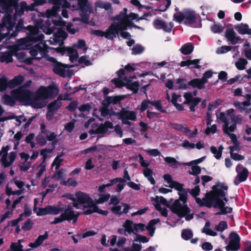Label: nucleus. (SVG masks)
Instances as JSON below:
<instances>
[{"label": "nucleus", "mask_w": 251, "mask_h": 251, "mask_svg": "<svg viewBox=\"0 0 251 251\" xmlns=\"http://www.w3.org/2000/svg\"><path fill=\"white\" fill-rule=\"evenodd\" d=\"M164 179L168 183L167 186L174 188L178 191L179 199L176 200L170 205H168L167 201L162 197L156 196L155 198H151L152 201H154V205L156 209L159 211L162 216H167V210L166 208L162 207L161 204L167 205L171 210L177 214L179 217H185L187 221L191 220L193 217V214H190V209L185 204L187 194L183 188V185L172 179V176L169 174H166L163 176Z\"/></svg>", "instance_id": "1"}, {"label": "nucleus", "mask_w": 251, "mask_h": 251, "mask_svg": "<svg viewBox=\"0 0 251 251\" xmlns=\"http://www.w3.org/2000/svg\"><path fill=\"white\" fill-rule=\"evenodd\" d=\"M0 11L5 13L3 18L2 23L0 25V41L7 35L10 34L11 36H15L14 32L10 33L12 29L15 24L17 16H21L24 11L27 10L26 3L21 2L20 4V11L19 7L16 10L14 17H12L11 14L16 6V2L13 0H0Z\"/></svg>", "instance_id": "2"}, {"label": "nucleus", "mask_w": 251, "mask_h": 251, "mask_svg": "<svg viewBox=\"0 0 251 251\" xmlns=\"http://www.w3.org/2000/svg\"><path fill=\"white\" fill-rule=\"evenodd\" d=\"M227 188V186L224 184H217L213 187V191L203 199V205L208 207L212 206L218 209L219 212L216 213V215H225L231 213L232 208L226 205V202L228 201L225 197Z\"/></svg>", "instance_id": "3"}, {"label": "nucleus", "mask_w": 251, "mask_h": 251, "mask_svg": "<svg viewBox=\"0 0 251 251\" xmlns=\"http://www.w3.org/2000/svg\"><path fill=\"white\" fill-rule=\"evenodd\" d=\"M43 36L37 27H30V33L27 39H22L19 44V49H27L30 45L29 41H41L39 44L33 46L30 49L29 53L32 57L25 59V62L27 64L31 63L32 60H39L45 56L47 50L50 48L46 45L45 42L41 41Z\"/></svg>", "instance_id": "4"}, {"label": "nucleus", "mask_w": 251, "mask_h": 251, "mask_svg": "<svg viewBox=\"0 0 251 251\" xmlns=\"http://www.w3.org/2000/svg\"><path fill=\"white\" fill-rule=\"evenodd\" d=\"M65 197L72 200L73 206L76 209L82 210L85 215L95 212L103 215L108 214L107 210H102L97 207L94 203L93 199L84 192H75V197L73 194L68 193L65 195Z\"/></svg>", "instance_id": "5"}, {"label": "nucleus", "mask_w": 251, "mask_h": 251, "mask_svg": "<svg viewBox=\"0 0 251 251\" xmlns=\"http://www.w3.org/2000/svg\"><path fill=\"white\" fill-rule=\"evenodd\" d=\"M127 9L125 8L119 15L115 17V21L105 31V38L113 39L118 35L120 30L126 29L127 27L134 26L140 28L138 26L133 25L132 20L137 19V15L133 13L127 14Z\"/></svg>", "instance_id": "6"}, {"label": "nucleus", "mask_w": 251, "mask_h": 251, "mask_svg": "<svg viewBox=\"0 0 251 251\" xmlns=\"http://www.w3.org/2000/svg\"><path fill=\"white\" fill-rule=\"evenodd\" d=\"M59 93V90L55 85L49 86H41L33 94L32 107L35 108H41L47 103V100L55 97Z\"/></svg>", "instance_id": "7"}, {"label": "nucleus", "mask_w": 251, "mask_h": 251, "mask_svg": "<svg viewBox=\"0 0 251 251\" xmlns=\"http://www.w3.org/2000/svg\"><path fill=\"white\" fill-rule=\"evenodd\" d=\"M117 73L118 78L112 80V81L115 84L116 87H121L123 86L126 85L127 89L133 91L134 93H136L138 91L139 86L138 82H131L130 79L127 77H124L125 75L124 70H120Z\"/></svg>", "instance_id": "8"}, {"label": "nucleus", "mask_w": 251, "mask_h": 251, "mask_svg": "<svg viewBox=\"0 0 251 251\" xmlns=\"http://www.w3.org/2000/svg\"><path fill=\"white\" fill-rule=\"evenodd\" d=\"M12 95L20 101L24 102L26 104L30 105L32 107L33 102V94L25 86H21L11 92Z\"/></svg>", "instance_id": "9"}, {"label": "nucleus", "mask_w": 251, "mask_h": 251, "mask_svg": "<svg viewBox=\"0 0 251 251\" xmlns=\"http://www.w3.org/2000/svg\"><path fill=\"white\" fill-rule=\"evenodd\" d=\"M174 18L177 22L184 20L186 24L192 25L196 22L198 16L193 11L185 10L182 12H176L174 15Z\"/></svg>", "instance_id": "10"}, {"label": "nucleus", "mask_w": 251, "mask_h": 251, "mask_svg": "<svg viewBox=\"0 0 251 251\" xmlns=\"http://www.w3.org/2000/svg\"><path fill=\"white\" fill-rule=\"evenodd\" d=\"M9 149V146L7 145L3 147L0 151V161L5 168L11 166L17 156V153L15 152L11 151L8 153Z\"/></svg>", "instance_id": "11"}, {"label": "nucleus", "mask_w": 251, "mask_h": 251, "mask_svg": "<svg viewBox=\"0 0 251 251\" xmlns=\"http://www.w3.org/2000/svg\"><path fill=\"white\" fill-rule=\"evenodd\" d=\"M226 115V111L225 112H220L216 115L217 119L224 123L223 126L224 132L226 134H228L229 132L233 131L236 126L235 122H232L231 124L227 122Z\"/></svg>", "instance_id": "12"}, {"label": "nucleus", "mask_w": 251, "mask_h": 251, "mask_svg": "<svg viewBox=\"0 0 251 251\" xmlns=\"http://www.w3.org/2000/svg\"><path fill=\"white\" fill-rule=\"evenodd\" d=\"M67 34L62 27H59L57 31L54 32L53 37L50 38L49 42L53 45H62L63 40L67 37Z\"/></svg>", "instance_id": "13"}, {"label": "nucleus", "mask_w": 251, "mask_h": 251, "mask_svg": "<svg viewBox=\"0 0 251 251\" xmlns=\"http://www.w3.org/2000/svg\"><path fill=\"white\" fill-rule=\"evenodd\" d=\"M236 171L237 175L234 180V183L236 185H237L240 182L244 181L247 179L249 172L247 169L241 164H239L236 166Z\"/></svg>", "instance_id": "14"}, {"label": "nucleus", "mask_w": 251, "mask_h": 251, "mask_svg": "<svg viewBox=\"0 0 251 251\" xmlns=\"http://www.w3.org/2000/svg\"><path fill=\"white\" fill-rule=\"evenodd\" d=\"M229 242L226 246V249L227 251H236L239 250L240 247V237L239 235L234 232H232L229 235Z\"/></svg>", "instance_id": "15"}, {"label": "nucleus", "mask_w": 251, "mask_h": 251, "mask_svg": "<svg viewBox=\"0 0 251 251\" xmlns=\"http://www.w3.org/2000/svg\"><path fill=\"white\" fill-rule=\"evenodd\" d=\"M247 101L243 102H236L234 105L240 111L244 112L246 113H249L251 111V108L250 106L251 105L250 99L251 96L247 95L246 96Z\"/></svg>", "instance_id": "16"}, {"label": "nucleus", "mask_w": 251, "mask_h": 251, "mask_svg": "<svg viewBox=\"0 0 251 251\" xmlns=\"http://www.w3.org/2000/svg\"><path fill=\"white\" fill-rule=\"evenodd\" d=\"M130 206L128 204L121 203L120 205H114L111 207L110 210L115 215H121L123 214H126L128 212Z\"/></svg>", "instance_id": "17"}, {"label": "nucleus", "mask_w": 251, "mask_h": 251, "mask_svg": "<svg viewBox=\"0 0 251 251\" xmlns=\"http://www.w3.org/2000/svg\"><path fill=\"white\" fill-rule=\"evenodd\" d=\"M196 96V92H194V94L190 92L185 93L183 95L185 100L183 102V104L197 105L201 101V99L195 97Z\"/></svg>", "instance_id": "18"}, {"label": "nucleus", "mask_w": 251, "mask_h": 251, "mask_svg": "<svg viewBox=\"0 0 251 251\" xmlns=\"http://www.w3.org/2000/svg\"><path fill=\"white\" fill-rule=\"evenodd\" d=\"M20 156L22 160L20 164V169L22 171H26L30 168L31 165V162L28 161L29 155L25 152H22L20 153Z\"/></svg>", "instance_id": "19"}, {"label": "nucleus", "mask_w": 251, "mask_h": 251, "mask_svg": "<svg viewBox=\"0 0 251 251\" xmlns=\"http://www.w3.org/2000/svg\"><path fill=\"white\" fill-rule=\"evenodd\" d=\"M153 25L156 29H162L166 31H170L173 26L172 23H166L163 21L156 19L153 22Z\"/></svg>", "instance_id": "20"}, {"label": "nucleus", "mask_w": 251, "mask_h": 251, "mask_svg": "<svg viewBox=\"0 0 251 251\" xmlns=\"http://www.w3.org/2000/svg\"><path fill=\"white\" fill-rule=\"evenodd\" d=\"M64 216L66 220H73L75 222L77 219L78 214H75L73 210V207L71 205H69L66 209L64 210L63 213Z\"/></svg>", "instance_id": "21"}, {"label": "nucleus", "mask_w": 251, "mask_h": 251, "mask_svg": "<svg viewBox=\"0 0 251 251\" xmlns=\"http://www.w3.org/2000/svg\"><path fill=\"white\" fill-rule=\"evenodd\" d=\"M14 54L11 53H4L1 55L0 56V61L1 62H5L6 63H9L12 61V55ZM18 57L20 59H24L25 57V54L23 52L20 53V54H14Z\"/></svg>", "instance_id": "22"}, {"label": "nucleus", "mask_w": 251, "mask_h": 251, "mask_svg": "<svg viewBox=\"0 0 251 251\" xmlns=\"http://www.w3.org/2000/svg\"><path fill=\"white\" fill-rule=\"evenodd\" d=\"M225 35L227 40L230 41L232 44L237 43L240 40L239 37L236 36L235 32L232 29H227Z\"/></svg>", "instance_id": "23"}, {"label": "nucleus", "mask_w": 251, "mask_h": 251, "mask_svg": "<svg viewBox=\"0 0 251 251\" xmlns=\"http://www.w3.org/2000/svg\"><path fill=\"white\" fill-rule=\"evenodd\" d=\"M50 60L52 62L53 64V71L57 74L63 75L64 74L65 67L62 64L56 62L53 58L50 57Z\"/></svg>", "instance_id": "24"}, {"label": "nucleus", "mask_w": 251, "mask_h": 251, "mask_svg": "<svg viewBox=\"0 0 251 251\" xmlns=\"http://www.w3.org/2000/svg\"><path fill=\"white\" fill-rule=\"evenodd\" d=\"M235 29L241 34H248L251 36V29L246 24H241L235 27Z\"/></svg>", "instance_id": "25"}, {"label": "nucleus", "mask_w": 251, "mask_h": 251, "mask_svg": "<svg viewBox=\"0 0 251 251\" xmlns=\"http://www.w3.org/2000/svg\"><path fill=\"white\" fill-rule=\"evenodd\" d=\"M48 237L47 232H46L44 235H40L33 243H30L28 246L32 248H35L41 245L43 241Z\"/></svg>", "instance_id": "26"}, {"label": "nucleus", "mask_w": 251, "mask_h": 251, "mask_svg": "<svg viewBox=\"0 0 251 251\" xmlns=\"http://www.w3.org/2000/svg\"><path fill=\"white\" fill-rule=\"evenodd\" d=\"M200 62L199 59L187 60L181 62L180 66L181 67L189 66L192 68H199L200 66L198 65Z\"/></svg>", "instance_id": "27"}, {"label": "nucleus", "mask_w": 251, "mask_h": 251, "mask_svg": "<svg viewBox=\"0 0 251 251\" xmlns=\"http://www.w3.org/2000/svg\"><path fill=\"white\" fill-rule=\"evenodd\" d=\"M134 225L135 224L132 221L128 220H126L123 226L124 228L125 234L134 233Z\"/></svg>", "instance_id": "28"}, {"label": "nucleus", "mask_w": 251, "mask_h": 251, "mask_svg": "<svg viewBox=\"0 0 251 251\" xmlns=\"http://www.w3.org/2000/svg\"><path fill=\"white\" fill-rule=\"evenodd\" d=\"M24 80V77L21 75L15 76L13 79L9 81V87L10 88H14L20 85Z\"/></svg>", "instance_id": "29"}, {"label": "nucleus", "mask_w": 251, "mask_h": 251, "mask_svg": "<svg viewBox=\"0 0 251 251\" xmlns=\"http://www.w3.org/2000/svg\"><path fill=\"white\" fill-rule=\"evenodd\" d=\"M159 220L158 219H153L151 220L148 224V226H146V228H147V229L149 231V234L151 236L153 235L155 229V227L154 226L155 225L159 223Z\"/></svg>", "instance_id": "30"}, {"label": "nucleus", "mask_w": 251, "mask_h": 251, "mask_svg": "<svg viewBox=\"0 0 251 251\" xmlns=\"http://www.w3.org/2000/svg\"><path fill=\"white\" fill-rule=\"evenodd\" d=\"M75 48H74L73 47L72 48L69 47L66 48V50L67 51L70 57V59L72 62L76 60L78 57V53Z\"/></svg>", "instance_id": "31"}, {"label": "nucleus", "mask_w": 251, "mask_h": 251, "mask_svg": "<svg viewBox=\"0 0 251 251\" xmlns=\"http://www.w3.org/2000/svg\"><path fill=\"white\" fill-rule=\"evenodd\" d=\"M143 172L144 176L147 178L151 184H154L155 183V181L152 176L153 172L150 169L144 168L143 170Z\"/></svg>", "instance_id": "32"}, {"label": "nucleus", "mask_w": 251, "mask_h": 251, "mask_svg": "<svg viewBox=\"0 0 251 251\" xmlns=\"http://www.w3.org/2000/svg\"><path fill=\"white\" fill-rule=\"evenodd\" d=\"M194 47L191 43H187L183 45L180 49L182 53L185 55L190 54L193 50Z\"/></svg>", "instance_id": "33"}, {"label": "nucleus", "mask_w": 251, "mask_h": 251, "mask_svg": "<svg viewBox=\"0 0 251 251\" xmlns=\"http://www.w3.org/2000/svg\"><path fill=\"white\" fill-rule=\"evenodd\" d=\"M114 181L115 184H117L116 191L121 192L124 189L126 181L122 178H116L114 179Z\"/></svg>", "instance_id": "34"}, {"label": "nucleus", "mask_w": 251, "mask_h": 251, "mask_svg": "<svg viewBox=\"0 0 251 251\" xmlns=\"http://www.w3.org/2000/svg\"><path fill=\"white\" fill-rule=\"evenodd\" d=\"M205 83V82H204L202 78L201 79H194L190 82V84L192 86L197 87L199 89L203 88Z\"/></svg>", "instance_id": "35"}, {"label": "nucleus", "mask_w": 251, "mask_h": 251, "mask_svg": "<svg viewBox=\"0 0 251 251\" xmlns=\"http://www.w3.org/2000/svg\"><path fill=\"white\" fill-rule=\"evenodd\" d=\"M46 164L44 162V161L38 166L36 169L37 173L36 174V177L37 178H40L43 175V173L46 170Z\"/></svg>", "instance_id": "36"}, {"label": "nucleus", "mask_w": 251, "mask_h": 251, "mask_svg": "<svg viewBox=\"0 0 251 251\" xmlns=\"http://www.w3.org/2000/svg\"><path fill=\"white\" fill-rule=\"evenodd\" d=\"M210 28L213 33L220 34L223 31L224 27L220 24L215 23L211 26Z\"/></svg>", "instance_id": "37"}, {"label": "nucleus", "mask_w": 251, "mask_h": 251, "mask_svg": "<svg viewBox=\"0 0 251 251\" xmlns=\"http://www.w3.org/2000/svg\"><path fill=\"white\" fill-rule=\"evenodd\" d=\"M9 87V81L5 76L0 78V91L5 90Z\"/></svg>", "instance_id": "38"}, {"label": "nucleus", "mask_w": 251, "mask_h": 251, "mask_svg": "<svg viewBox=\"0 0 251 251\" xmlns=\"http://www.w3.org/2000/svg\"><path fill=\"white\" fill-rule=\"evenodd\" d=\"M210 223L207 222L205 223L204 226L203 227L202 229V232L205 233L206 234L212 236H215L217 235V233L212 229H211L210 228Z\"/></svg>", "instance_id": "39"}, {"label": "nucleus", "mask_w": 251, "mask_h": 251, "mask_svg": "<svg viewBox=\"0 0 251 251\" xmlns=\"http://www.w3.org/2000/svg\"><path fill=\"white\" fill-rule=\"evenodd\" d=\"M164 160L167 163L171 164V166L174 168H177L178 165H182V163L177 162L174 157H166L164 158Z\"/></svg>", "instance_id": "40"}, {"label": "nucleus", "mask_w": 251, "mask_h": 251, "mask_svg": "<svg viewBox=\"0 0 251 251\" xmlns=\"http://www.w3.org/2000/svg\"><path fill=\"white\" fill-rule=\"evenodd\" d=\"M122 117L124 118L134 121L136 119V114L134 111H127L123 113Z\"/></svg>", "instance_id": "41"}, {"label": "nucleus", "mask_w": 251, "mask_h": 251, "mask_svg": "<svg viewBox=\"0 0 251 251\" xmlns=\"http://www.w3.org/2000/svg\"><path fill=\"white\" fill-rule=\"evenodd\" d=\"M1 102L4 104L11 106L15 104V100L14 99L8 95H4L2 96Z\"/></svg>", "instance_id": "42"}, {"label": "nucleus", "mask_w": 251, "mask_h": 251, "mask_svg": "<svg viewBox=\"0 0 251 251\" xmlns=\"http://www.w3.org/2000/svg\"><path fill=\"white\" fill-rule=\"evenodd\" d=\"M13 119H15L16 121L18 122V126H19L22 122H25L26 121L25 117L23 115L17 117L13 114L11 116H8L4 118L5 120Z\"/></svg>", "instance_id": "43"}, {"label": "nucleus", "mask_w": 251, "mask_h": 251, "mask_svg": "<svg viewBox=\"0 0 251 251\" xmlns=\"http://www.w3.org/2000/svg\"><path fill=\"white\" fill-rule=\"evenodd\" d=\"M247 64L248 61L246 59L241 58L235 62V66L238 69L242 70L245 69V66Z\"/></svg>", "instance_id": "44"}, {"label": "nucleus", "mask_w": 251, "mask_h": 251, "mask_svg": "<svg viewBox=\"0 0 251 251\" xmlns=\"http://www.w3.org/2000/svg\"><path fill=\"white\" fill-rule=\"evenodd\" d=\"M110 198L109 195H104L102 194L100 195V198L98 199L95 200V201L93 200L94 203L98 207L97 204L102 203L106 201H107Z\"/></svg>", "instance_id": "45"}, {"label": "nucleus", "mask_w": 251, "mask_h": 251, "mask_svg": "<svg viewBox=\"0 0 251 251\" xmlns=\"http://www.w3.org/2000/svg\"><path fill=\"white\" fill-rule=\"evenodd\" d=\"M74 48H77L83 50L84 51H86L87 50V47L86 46L85 41L82 39L78 40V42L76 44H74L73 45Z\"/></svg>", "instance_id": "46"}, {"label": "nucleus", "mask_w": 251, "mask_h": 251, "mask_svg": "<svg viewBox=\"0 0 251 251\" xmlns=\"http://www.w3.org/2000/svg\"><path fill=\"white\" fill-rule=\"evenodd\" d=\"M61 105V103L59 100H55L52 102H51L48 106V109L50 110L55 111L57 110Z\"/></svg>", "instance_id": "47"}, {"label": "nucleus", "mask_w": 251, "mask_h": 251, "mask_svg": "<svg viewBox=\"0 0 251 251\" xmlns=\"http://www.w3.org/2000/svg\"><path fill=\"white\" fill-rule=\"evenodd\" d=\"M243 79L244 77H242L241 75H237L235 76L234 77L227 80V84L231 85L235 82L240 83L243 80Z\"/></svg>", "instance_id": "48"}, {"label": "nucleus", "mask_w": 251, "mask_h": 251, "mask_svg": "<svg viewBox=\"0 0 251 251\" xmlns=\"http://www.w3.org/2000/svg\"><path fill=\"white\" fill-rule=\"evenodd\" d=\"M226 118L227 122L229 123L230 121H234L235 118L234 110L233 109H229L226 111Z\"/></svg>", "instance_id": "49"}, {"label": "nucleus", "mask_w": 251, "mask_h": 251, "mask_svg": "<svg viewBox=\"0 0 251 251\" xmlns=\"http://www.w3.org/2000/svg\"><path fill=\"white\" fill-rule=\"evenodd\" d=\"M62 161L63 159L61 155L56 156L51 164V167H54L55 170H57Z\"/></svg>", "instance_id": "50"}, {"label": "nucleus", "mask_w": 251, "mask_h": 251, "mask_svg": "<svg viewBox=\"0 0 251 251\" xmlns=\"http://www.w3.org/2000/svg\"><path fill=\"white\" fill-rule=\"evenodd\" d=\"M96 10L97 7L104 8L105 10H109L111 9V4L108 2H104L102 1H98L96 3Z\"/></svg>", "instance_id": "51"}, {"label": "nucleus", "mask_w": 251, "mask_h": 251, "mask_svg": "<svg viewBox=\"0 0 251 251\" xmlns=\"http://www.w3.org/2000/svg\"><path fill=\"white\" fill-rule=\"evenodd\" d=\"M180 146L186 149H193L195 147V144L185 140L182 142Z\"/></svg>", "instance_id": "52"}, {"label": "nucleus", "mask_w": 251, "mask_h": 251, "mask_svg": "<svg viewBox=\"0 0 251 251\" xmlns=\"http://www.w3.org/2000/svg\"><path fill=\"white\" fill-rule=\"evenodd\" d=\"M151 104L154 106L155 107L156 109H157V110L163 113L166 112V111L162 108L161 102L160 100L151 101Z\"/></svg>", "instance_id": "53"}, {"label": "nucleus", "mask_w": 251, "mask_h": 251, "mask_svg": "<svg viewBox=\"0 0 251 251\" xmlns=\"http://www.w3.org/2000/svg\"><path fill=\"white\" fill-rule=\"evenodd\" d=\"M176 85L175 86L176 89H185L186 87V85L185 83V81L183 79H178L176 83Z\"/></svg>", "instance_id": "54"}, {"label": "nucleus", "mask_w": 251, "mask_h": 251, "mask_svg": "<svg viewBox=\"0 0 251 251\" xmlns=\"http://www.w3.org/2000/svg\"><path fill=\"white\" fill-rule=\"evenodd\" d=\"M177 97L175 95L172 96L171 99V102L176 106L177 109L179 111L182 110L183 109V107L181 104L177 103V100H176L175 99ZM180 97L179 96H177V98Z\"/></svg>", "instance_id": "55"}, {"label": "nucleus", "mask_w": 251, "mask_h": 251, "mask_svg": "<svg viewBox=\"0 0 251 251\" xmlns=\"http://www.w3.org/2000/svg\"><path fill=\"white\" fill-rule=\"evenodd\" d=\"M121 99L118 96L107 97L106 98V101L109 104H116Z\"/></svg>", "instance_id": "56"}, {"label": "nucleus", "mask_w": 251, "mask_h": 251, "mask_svg": "<svg viewBox=\"0 0 251 251\" xmlns=\"http://www.w3.org/2000/svg\"><path fill=\"white\" fill-rule=\"evenodd\" d=\"M192 166L191 171H189V174L194 176H197L201 173V168L196 165H191Z\"/></svg>", "instance_id": "57"}, {"label": "nucleus", "mask_w": 251, "mask_h": 251, "mask_svg": "<svg viewBox=\"0 0 251 251\" xmlns=\"http://www.w3.org/2000/svg\"><path fill=\"white\" fill-rule=\"evenodd\" d=\"M231 50V47L228 46H224L218 48L216 52L218 54L225 53Z\"/></svg>", "instance_id": "58"}, {"label": "nucleus", "mask_w": 251, "mask_h": 251, "mask_svg": "<svg viewBox=\"0 0 251 251\" xmlns=\"http://www.w3.org/2000/svg\"><path fill=\"white\" fill-rule=\"evenodd\" d=\"M49 208V214L56 215L59 214L62 209L60 207L55 206H48Z\"/></svg>", "instance_id": "59"}, {"label": "nucleus", "mask_w": 251, "mask_h": 251, "mask_svg": "<svg viewBox=\"0 0 251 251\" xmlns=\"http://www.w3.org/2000/svg\"><path fill=\"white\" fill-rule=\"evenodd\" d=\"M65 176L66 174L65 173L64 170H61L55 174L53 176V178L57 180H61L64 179Z\"/></svg>", "instance_id": "60"}, {"label": "nucleus", "mask_w": 251, "mask_h": 251, "mask_svg": "<svg viewBox=\"0 0 251 251\" xmlns=\"http://www.w3.org/2000/svg\"><path fill=\"white\" fill-rule=\"evenodd\" d=\"M217 131V126L215 124L213 125H210L207 126L205 132L206 135H208L210 133L214 134Z\"/></svg>", "instance_id": "61"}, {"label": "nucleus", "mask_w": 251, "mask_h": 251, "mask_svg": "<svg viewBox=\"0 0 251 251\" xmlns=\"http://www.w3.org/2000/svg\"><path fill=\"white\" fill-rule=\"evenodd\" d=\"M144 48L140 45L134 46L132 49V54L136 55L141 53L144 51Z\"/></svg>", "instance_id": "62"}, {"label": "nucleus", "mask_w": 251, "mask_h": 251, "mask_svg": "<svg viewBox=\"0 0 251 251\" xmlns=\"http://www.w3.org/2000/svg\"><path fill=\"white\" fill-rule=\"evenodd\" d=\"M145 225L142 223L135 224L134 233L135 232L143 231L145 230Z\"/></svg>", "instance_id": "63"}, {"label": "nucleus", "mask_w": 251, "mask_h": 251, "mask_svg": "<svg viewBox=\"0 0 251 251\" xmlns=\"http://www.w3.org/2000/svg\"><path fill=\"white\" fill-rule=\"evenodd\" d=\"M227 227V224L225 221H221L219 224L215 227V229L219 231H223V230L226 229Z\"/></svg>", "instance_id": "64"}]
</instances>
